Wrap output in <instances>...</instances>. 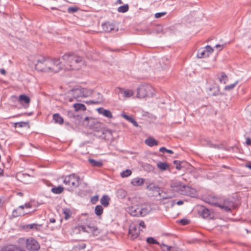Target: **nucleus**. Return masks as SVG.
<instances>
[{
	"label": "nucleus",
	"instance_id": "a878e982",
	"mask_svg": "<svg viewBox=\"0 0 251 251\" xmlns=\"http://www.w3.org/2000/svg\"><path fill=\"white\" fill-rule=\"evenodd\" d=\"M147 189H149V190L156 192L158 193L159 195H160V189L157 185H155L153 184H151L150 185L147 186Z\"/></svg>",
	"mask_w": 251,
	"mask_h": 251
},
{
	"label": "nucleus",
	"instance_id": "4468645a",
	"mask_svg": "<svg viewBox=\"0 0 251 251\" xmlns=\"http://www.w3.org/2000/svg\"><path fill=\"white\" fill-rule=\"evenodd\" d=\"M145 143L147 145L151 147L157 146L158 144V141L152 137L146 139L145 141Z\"/></svg>",
	"mask_w": 251,
	"mask_h": 251
},
{
	"label": "nucleus",
	"instance_id": "ea45409f",
	"mask_svg": "<svg viewBox=\"0 0 251 251\" xmlns=\"http://www.w3.org/2000/svg\"><path fill=\"white\" fill-rule=\"evenodd\" d=\"M238 82V81H236L235 83H234L233 84L226 85L224 89L226 91H230V90H232L236 86V85L237 84Z\"/></svg>",
	"mask_w": 251,
	"mask_h": 251
},
{
	"label": "nucleus",
	"instance_id": "b1692460",
	"mask_svg": "<svg viewBox=\"0 0 251 251\" xmlns=\"http://www.w3.org/2000/svg\"><path fill=\"white\" fill-rule=\"evenodd\" d=\"M122 116L126 120L132 123L135 127L138 126L137 122L131 116H128L126 114H123Z\"/></svg>",
	"mask_w": 251,
	"mask_h": 251
},
{
	"label": "nucleus",
	"instance_id": "09e8293b",
	"mask_svg": "<svg viewBox=\"0 0 251 251\" xmlns=\"http://www.w3.org/2000/svg\"><path fill=\"white\" fill-rule=\"evenodd\" d=\"M182 225H186L189 223V221L186 219H181L179 222Z\"/></svg>",
	"mask_w": 251,
	"mask_h": 251
},
{
	"label": "nucleus",
	"instance_id": "7c9ffc66",
	"mask_svg": "<svg viewBox=\"0 0 251 251\" xmlns=\"http://www.w3.org/2000/svg\"><path fill=\"white\" fill-rule=\"evenodd\" d=\"M63 190L64 188L63 187L59 186L58 187L52 188L51 192L54 194H59L63 191Z\"/></svg>",
	"mask_w": 251,
	"mask_h": 251
},
{
	"label": "nucleus",
	"instance_id": "13d9d810",
	"mask_svg": "<svg viewBox=\"0 0 251 251\" xmlns=\"http://www.w3.org/2000/svg\"><path fill=\"white\" fill-rule=\"evenodd\" d=\"M0 72L2 75H5L6 74V71L4 69H1L0 70Z\"/></svg>",
	"mask_w": 251,
	"mask_h": 251
},
{
	"label": "nucleus",
	"instance_id": "3c124183",
	"mask_svg": "<svg viewBox=\"0 0 251 251\" xmlns=\"http://www.w3.org/2000/svg\"><path fill=\"white\" fill-rule=\"evenodd\" d=\"M86 247V245L85 244H82L78 245L77 248L79 250H83L85 249Z\"/></svg>",
	"mask_w": 251,
	"mask_h": 251
},
{
	"label": "nucleus",
	"instance_id": "6e6552de",
	"mask_svg": "<svg viewBox=\"0 0 251 251\" xmlns=\"http://www.w3.org/2000/svg\"><path fill=\"white\" fill-rule=\"evenodd\" d=\"M26 248L30 251H37L40 248L39 243L34 238H29L26 239Z\"/></svg>",
	"mask_w": 251,
	"mask_h": 251
},
{
	"label": "nucleus",
	"instance_id": "e433bc0d",
	"mask_svg": "<svg viewBox=\"0 0 251 251\" xmlns=\"http://www.w3.org/2000/svg\"><path fill=\"white\" fill-rule=\"evenodd\" d=\"M28 126V122H20L14 123L15 127H22L24 126Z\"/></svg>",
	"mask_w": 251,
	"mask_h": 251
},
{
	"label": "nucleus",
	"instance_id": "ddd939ff",
	"mask_svg": "<svg viewBox=\"0 0 251 251\" xmlns=\"http://www.w3.org/2000/svg\"><path fill=\"white\" fill-rule=\"evenodd\" d=\"M1 251H25L16 246L10 245L3 248Z\"/></svg>",
	"mask_w": 251,
	"mask_h": 251
},
{
	"label": "nucleus",
	"instance_id": "58836bf2",
	"mask_svg": "<svg viewBox=\"0 0 251 251\" xmlns=\"http://www.w3.org/2000/svg\"><path fill=\"white\" fill-rule=\"evenodd\" d=\"M82 97H88L92 94V92L90 90H88L83 88Z\"/></svg>",
	"mask_w": 251,
	"mask_h": 251
},
{
	"label": "nucleus",
	"instance_id": "f3484780",
	"mask_svg": "<svg viewBox=\"0 0 251 251\" xmlns=\"http://www.w3.org/2000/svg\"><path fill=\"white\" fill-rule=\"evenodd\" d=\"M209 54L206 51V50L203 48H201L198 50L197 57L199 58L208 57Z\"/></svg>",
	"mask_w": 251,
	"mask_h": 251
},
{
	"label": "nucleus",
	"instance_id": "052dcab7",
	"mask_svg": "<svg viewBox=\"0 0 251 251\" xmlns=\"http://www.w3.org/2000/svg\"><path fill=\"white\" fill-rule=\"evenodd\" d=\"M223 47V46H222L220 44H217L215 46V48H220V50H221L222 49Z\"/></svg>",
	"mask_w": 251,
	"mask_h": 251
},
{
	"label": "nucleus",
	"instance_id": "bb28decb",
	"mask_svg": "<svg viewBox=\"0 0 251 251\" xmlns=\"http://www.w3.org/2000/svg\"><path fill=\"white\" fill-rule=\"evenodd\" d=\"M19 100L21 103L24 102L26 104H28L30 101V98L25 95H20L19 96Z\"/></svg>",
	"mask_w": 251,
	"mask_h": 251
},
{
	"label": "nucleus",
	"instance_id": "412c9836",
	"mask_svg": "<svg viewBox=\"0 0 251 251\" xmlns=\"http://www.w3.org/2000/svg\"><path fill=\"white\" fill-rule=\"evenodd\" d=\"M26 213L23 211V210L20 208V206L17 209L13 210L12 214L15 217L25 215Z\"/></svg>",
	"mask_w": 251,
	"mask_h": 251
},
{
	"label": "nucleus",
	"instance_id": "f8f14e48",
	"mask_svg": "<svg viewBox=\"0 0 251 251\" xmlns=\"http://www.w3.org/2000/svg\"><path fill=\"white\" fill-rule=\"evenodd\" d=\"M87 227L89 229L88 230L89 233H92L94 236H97L100 234V231L97 226L88 225L87 226Z\"/></svg>",
	"mask_w": 251,
	"mask_h": 251
},
{
	"label": "nucleus",
	"instance_id": "473e14b6",
	"mask_svg": "<svg viewBox=\"0 0 251 251\" xmlns=\"http://www.w3.org/2000/svg\"><path fill=\"white\" fill-rule=\"evenodd\" d=\"M120 92L124 95L126 97H130L133 96L134 93L132 90H126L125 91L122 90L121 89H119Z\"/></svg>",
	"mask_w": 251,
	"mask_h": 251
},
{
	"label": "nucleus",
	"instance_id": "69168bd1",
	"mask_svg": "<svg viewBox=\"0 0 251 251\" xmlns=\"http://www.w3.org/2000/svg\"><path fill=\"white\" fill-rule=\"evenodd\" d=\"M246 166L247 167L249 168V169H251V163H250V164H246Z\"/></svg>",
	"mask_w": 251,
	"mask_h": 251
},
{
	"label": "nucleus",
	"instance_id": "37998d69",
	"mask_svg": "<svg viewBox=\"0 0 251 251\" xmlns=\"http://www.w3.org/2000/svg\"><path fill=\"white\" fill-rule=\"evenodd\" d=\"M78 10L77 7H70L68 8V12L70 13H73L76 12Z\"/></svg>",
	"mask_w": 251,
	"mask_h": 251
},
{
	"label": "nucleus",
	"instance_id": "864d4df0",
	"mask_svg": "<svg viewBox=\"0 0 251 251\" xmlns=\"http://www.w3.org/2000/svg\"><path fill=\"white\" fill-rule=\"evenodd\" d=\"M139 225L143 228H145L146 225L145 222L143 221H141L139 224Z\"/></svg>",
	"mask_w": 251,
	"mask_h": 251
},
{
	"label": "nucleus",
	"instance_id": "49530a36",
	"mask_svg": "<svg viewBox=\"0 0 251 251\" xmlns=\"http://www.w3.org/2000/svg\"><path fill=\"white\" fill-rule=\"evenodd\" d=\"M174 163L176 164V168L178 170H180L182 169V166L179 162H178L177 160L174 161Z\"/></svg>",
	"mask_w": 251,
	"mask_h": 251
},
{
	"label": "nucleus",
	"instance_id": "774afa93",
	"mask_svg": "<svg viewBox=\"0 0 251 251\" xmlns=\"http://www.w3.org/2000/svg\"><path fill=\"white\" fill-rule=\"evenodd\" d=\"M117 3H118L119 4H122L123 3V1H122V0H117Z\"/></svg>",
	"mask_w": 251,
	"mask_h": 251
},
{
	"label": "nucleus",
	"instance_id": "bf43d9fd",
	"mask_svg": "<svg viewBox=\"0 0 251 251\" xmlns=\"http://www.w3.org/2000/svg\"><path fill=\"white\" fill-rule=\"evenodd\" d=\"M184 203V202L183 201H178L177 202H176V204L177 205H181L182 204H183Z\"/></svg>",
	"mask_w": 251,
	"mask_h": 251
},
{
	"label": "nucleus",
	"instance_id": "c03bdc74",
	"mask_svg": "<svg viewBox=\"0 0 251 251\" xmlns=\"http://www.w3.org/2000/svg\"><path fill=\"white\" fill-rule=\"evenodd\" d=\"M31 207V205L30 203H25L24 205H20V208L21 210H23L25 208H30Z\"/></svg>",
	"mask_w": 251,
	"mask_h": 251
},
{
	"label": "nucleus",
	"instance_id": "79ce46f5",
	"mask_svg": "<svg viewBox=\"0 0 251 251\" xmlns=\"http://www.w3.org/2000/svg\"><path fill=\"white\" fill-rule=\"evenodd\" d=\"M147 242L150 244H157L158 245H160V243H159L152 237H148L147 239Z\"/></svg>",
	"mask_w": 251,
	"mask_h": 251
},
{
	"label": "nucleus",
	"instance_id": "9d476101",
	"mask_svg": "<svg viewBox=\"0 0 251 251\" xmlns=\"http://www.w3.org/2000/svg\"><path fill=\"white\" fill-rule=\"evenodd\" d=\"M97 111L100 114L108 118H112L113 116L111 111L109 110L105 109L102 107H100L97 109Z\"/></svg>",
	"mask_w": 251,
	"mask_h": 251
},
{
	"label": "nucleus",
	"instance_id": "c756f323",
	"mask_svg": "<svg viewBox=\"0 0 251 251\" xmlns=\"http://www.w3.org/2000/svg\"><path fill=\"white\" fill-rule=\"evenodd\" d=\"M103 209L101 205H98L95 207V214L99 216L102 215L103 213Z\"/></svg>",
	"mask_w": 251,
	"mask_h": 251
},
{
	"label": "nucleus",
	"instance_id": "4be33fe9",
	"mask_svg": "<svg viewBox=\"0 0 251 251\" xmlns=\"http://www.w3.org/2000/svg\"><path fill=\"white\" fill-rule=\"evenodd\" d=\"M218 78L220 82L224 84H226L228 80L227 75L224 72H221L218 75Z\"/></svg>",
	"mask_w": 251,
	"mask_h": 251
},
{
	"label": "nucleus",
	"instance_id": "0eeeda50",
	"mask_svg": "<svg viewBox=\"0 0 251 251\" xmlns=\"http://www.w3.org/2000/svg\"><path fill=\"white\" fill-rule=\"evenodd\" d=\"M211 205H214L222 209H225L226 211H230L233 206V203L232 201L228 199L224 200L222 203L215 201L214 199L209 200L207 201Z\"/></svg>",
	"mask_w": 251,
	"mask_h": 251
},
{
	"label": "nucleus",
	"instance_id": "5fc2aeb1",
	"mask_svg": "<svg viewBox=\"0 0 251 251\" xmlns=\"http://www.w3.org/2000/svg\"><path fill=\"white\" fill-rule=\"evenodd\" d=\"M246 144L248 145H251V139L250 138H247L246 139Z\"/></svg>",
	"mask_w": 251,
	"mask_h": 251
},
{
	"label": "nucleus",
	"instance_id": "de8ad7c7",
	"mask_svg": "<svg viewBox=\"0 0 251 251\" xmlns=\"http://www.w3.org/2000/svg\"><path fill=\"white\" fill-rule=\"evenodd\" d=\"M166 14V12H159L155 14V17L156 18H159Z\"/></svg>",
	"mask_w": 251,
	"mask_h": 251
},
{
	"label": "nucleus",
	"instance_id": "f03ea898",
	"mask_svg": "<svg viewBox=\"0 0 251 251\" xmlns=\"http://www.w3.org/2000/svg\"><path fill=\"white\" fill-rule=\"evenodd\" d=\"M61 58L69 66V67L66 68L68 70H79L82 67L86 66L83 57L74 52L66 53Z\"/></svg>",
	"mask_w": 251,
	"mask_h": 251
},
{
	"label": "nucleus",
	"instance_id": "338daca9",
	"mask_svg": "<svg viewBox=\"0 0 251 251\" xmlns=\"http://www.w3.org/2000/svg\"><path fill=\"white\" fill-rule=\"evenodd\" d=\"M139 233L138 232H136L135 234L133 235V236H134L135 238H136L138 235H139Z\"/></svg>",
	"mask_w": 251,
	"mask_h": 251
},
{
	"label": "nucleus",
	"instance_id": "c9c22d12",
	"mask_svg": "<svg viewBox=\"0 0 251 251\" xmlns=\"http://www.w3.org/2000/svg\"><path fill=\"white\" fill-rule=\"evenodd\" d=\"M97 95L98 96V100L97 101L90 100L88 102H87V103L97 104V103H98L100 102L102 100V96L100 93H97Z\"/></svg>",
	"mask_w": 251,
	"mask_h": 251
},
{
	"label": "nucleus",
	"instance_id": "a18cd8bd",
	"mask_svg": "<svg viewBox=\"0 0 251 251\" xmlns=\"http://www.w3.org/2000/svg\"><path fill=\"white\" fill-rule=\"evenodd\" d=\"M203 49L206 50V51H207V53L209 54L210 53H211L213 51V49L209 45H207L205 48Z\"/></svg>",
	"mask_w": 251,
	"mask_h": 251
},
{
	"label": "nucleus",
	"instance_id": "7ed1b4c3",
	"mask_svg": "<svg viewBox=\"0 0 251 251\" xmlns=\"http://www.w3.org/2000/svg\"><path fill=\"white\" fill-rule=\"evenodd\" d=\"M171 187L174 191H177L182 195L193 194L196 192L194 189L187 185H182V182L180 181L172 182Z\"/></svg>",
	"mask_w": 251,
	"mask_h": 251
},
{
	"label": "nucleus",
	"instance_id": "20e7f679",
	"mask_svg": "<svg viewBox=\"0 0 251 251\" xmlns=\"http://www.w3.org/2000/svg\"><path fill=\"white\" fill-rule=\"evenodd\" d=\"M63 183L69 188H76L80 185V177L75 174H72L63 177Z\"/></svg>",
	"mask_w": 251,
	"mask_h": 251
},
{
	"label": "nucleus",
	"instance_id": "cd10ccee",
	"mask_svg": "<svg viewBox=\"0 0 251 251\" xmlns=\"http://www.w3.org/2000/svg\"><path fill=\"white\" fill-rule=\"evenodd\" d=\"M157 167L161 171H165L169 167L167 163L162 162H159L157 164Z\"/></svg>",
	"mask_w": 251,
	"mask_h": 251
},
{
	"label": "nucleus",
	"instance_id": "9b49d317",
	"mask_svg": "<svg viewBox=\"0 0 251 251\" xmlns=\"http://www.w3.org/2000/svg\"><path fill=\"white\" fill-rule=\"evenodd\" d=\"M83 88L79 87L75 88L72 90L73 95L74 98L77 99L80 97H82Z\"/></svg>",
	"mask_w": 251,
	"mask_h": 251
},
{
	"label": "nucleus",
	"instance_id": "2eb2a0df",
	"mask_svg": "<svg viewBox=\"0 0 251 251\" xmlns=\"http://www.w3.org/2000/svg\"><path fill=\"white\" fill-rule=\"evenodd\" d=\"M102 27L103 30L107 32H110L114 30V25L109 23L102 24Z\"/></svg>",
	"mask_w": 251,
	"mask_h": 251
},
{
	"label": "nucleus",
	"instance_id": "72a5a7b5",
	"mask_svg": "<svg viewBox=\"0 0 251 251\" xmlns=\"http://www.w3.org/2000/svg\"><path fill=\"white\" fill-rule=\"evenodd\" d=\"M63 213L65 216V219L66 220L68 219L71 217L72 214L71 210L68 208L63 209Z\"/></svg>",
	"mask_w": 251,
	"mask_h": 251
},
{
	"label": "nucleus",
	"instance_id": "a211bd4d",
	"mask_svg": "<svg viewBox=\"0 0 251 251\" xmlns=\"http://www.w3.org/2000/svg\"><path fill=\"white\" fill-rule=\"evenodd\" d=\"M110 200V198L107 195H103L100 200V203L104 207H107L109 204V201Z\"/></svg>",
	"mask_w": 251,
	"mask_h": 251
},
{
	"label": "nucleus",
	"instance_id": "1a4fd4ad",
	"mask_svg": "<svg viewBox=\"0 0 251 251\" xmlns=\"http://www.w3.org/2000/svg\"><path fill=\"white\" fill-rule=\"evenodd\" d=\"M200 215L203 218H208L211 217V212L208 209L204 207H201L199 211Z\"/></svg>",
	"mask_w": 251,
	"mask_h": 251
},
{
	"label": "nucleus",
	"instance_id": "8fccbe9b",
	"mask_svg": "<svg viewBox=\"0 0 251 251\" xmlns=\"http://www.w3.org/2000/svg\"><path fill=\"white\" fill-rule=\"evenodd\" d=\"M98 200H99L98 196H95L92 197V198H91V202H92V203L94 204L97 201H98Z\"/></svg>",
	"mask_w": 251,
	"mask_h": 251
},
{
	"label": "nucleus",
	"instance_id": "603ef678",
	"mask_svg": "<svg viewBox=\"0 0 251 251\" xmlns=\"http://www.w3.org/2000/svg\"><path fill=\"white\" fill-rule=\"evenodd\" d=\"M80 228L81 229V230L85 232L89 233V231L87 230H86V227L84 226H80Z\"/></svg>",
	"mask_w": 251,
	"mask_h": 251
},
{
	"label": "nucleus",
	"instance_id": "393cba45",
	"mask_svg": "<svg viewBox=\"0 0 251 251\" xmlns=\"http://www.w3.org/2000/svg\"><path fill=\"white\" fill-rule=\"evenodd\" d=\"M74 107L76 111L79 110L84 111L86 110V106L82 103H75L74 104Z\"/></svg>",
	"mask_w": 251,
	"mask_h": 251
},
{
	"label": "nucleus",
	"instance_id": "4c0bfd02",
	"mask_svg": "<svg viewBox=\"0 0 251 251\" xmlns=\"http://www.w3.org/2000/svg\"><path fill=\"white\" fill-rule=\"evenodd\" d=\"M131 171L129 169H126V170L123 171L121 173V176L122 177H126L130 176L131 175Z\"/></svg>",
	"mask_w": 251,
	"mask_h": 251
},
{
	"label": "nucleus",
	"instance_id": "680f3d73",
	"mask_svg": "<svg viewBox=\"0 0 251 251\" xmlns=\"http://www.w3.org/2000/svg\"><path fill=\"white\" fill-rule=\"evenodd\" d=\"M221 146L218 145H212V147L215 148L221 149Z\"/></svg>",
	"mask_w": 251,
	"mask_h": 251
},
{
	"label": "nucleus",
	"instance_id": "f704fd0d",
	"mask_svg": "<svg viewBox=\"0 0 251 251\" xmlns=\"http://www.w3.org/2000/svg\"><path fill=\"white\" fill-rule=\"evenodd\" d=\"M162 251H171L172 249L173 248L171 246H167L164 244H160L158 245Z\"/></svg>",
	"mask_w": 251,
	"mask_h": 251
},
{
	"label": "nucleus",
	"instance_id": "c85d7f7f",
	"mask_svg": "<svg viewBox=\"0 0 251 251\" xmlns=\"http://www.w3.org/2000/svg\"><path fill=\"white\" fill-rule=\"evenodd\" d=\"M40 225H38L36 224H31L26 225L25 226V229H33L36 231L39 230V227Z\"/></svg>",
	"mask_w": 251,
	"mask_h": 251
},
{
	"label": "nucleus",
	"instance_id": "0e129e2a",
	"mask_svg": "<svg viewBox=\"0 0 251 251\" xmlns=\"http://www.w3.org/2000/svg\"><path fill=\"white\" fill-rule=\"evenodd\" d=\"M168 153H169L170 154H173L174 153L173 151L167 149L166 151Z\"/></svg>",
	"mask_w": 251,
	"mask_h": 251
},
{
	"label": "nucleus",
	"instance_id": "39448f33",
	"mask_svg": "<svg viewBox=\"0 0 251 251\" xmlns=\"http://www.w3.org/2000/svg\"><path fill=\"white\" fill-rule=\"evenodd\" d=\"M154 89L149 84L140 85L137 89V96L139 98H144L146 97H152L153 95Z\"/></svg>",
	"mask_w": 251,
	"mask_h": 251
},
{
	"label": "nucleus",
	"instance_id": "e2e57ef3",
	"mask_svg": "<svg viewBox=\"0 0 251 251\" xmlns=\"http://www.w3.org/2000/svg\"><path fill=\"white\" fill-rule=\"evenodd\" d=\"M50 222L51 223H54L55 222V219L54 218H50Z\"/></svg>",
	"mask_w": 251,
	"mask_h": 251
},
{
	"label": "nucleus",
	"instance_id": "dca6fc26",
	"mask_svg": "<svg viewBox=\"0 0 251 251\" xmlns=\"http://www.w3.org/2000/svg\"><path fill=\"white\" fill-rule=\"evenodd\" d=\"M144 182V179L142 178L136 177L132 179L131 181V184L134 186H141Z\"/></svg>",
	"mask_w": 251,
	"mask_h": 251
},
{
	"label": "nucleus",
	"instance_id": "a19ab883",
	"mask_svg": "<svg viewBox=\"0 0 251 251\" xmlns=\"http://www.w3.org/2000/svg\"><path fill=\"white\" fill-rule=\"evenodd\" d=\"M117 194L119 198H123L126 196V193L125 190L123 189H120L117 191Z\"/></svg>",
	"mask_w": 251,
	"mask_h": 251
},
{
	"label": "nucleus",
	"instance_id": "f257e3e1",
	"mask_svg": "<svg viewBox=\"0 0 251 251\" xmlns=\"http://www.w3.org/2000/svg\"><path fill=\"white\" fill-rule=\"evenodd\" d=\"M35 68L38 71L58 73L62 67L59 59L42 57L37 60Z\"/></svg>",
	"mask_w": 251,
	"mask_h": 251
},
{
	"label": "nucleus",
	"instance_id": "6ab92c4d",
	"mask_svg": "<svg viewBox=\"0 0 251 251\" xmlns=\"http://www.w3.org/2000/svg\"><path fill=\"white\" fill-rule=\"evenodd\" d=\"M53 120L54 122L56 124L62 125L63 124L64 120L63 118L58 113H55L53 115Z\"/></svg>",
	"mask_w": 251,
	"mask_h": 251
},
{
	"label": "nucleus",
	"instance_id": "5701e85b",
	"mask_svg": "<svg viewBox=\"0 0 251 251\" xmlns=\"http://www.w3.org/2000/svg\"><path fill=\"white\" fill-rule=\"evenodd\" d=\"M88 162L94 167H100L103 165V163L100 161H97L93 159H89Z\"/></svg>",
	"mask_w": 251,
	"mask_h": 251
},
{
	"label": "nucleus",
	"instance_id": "6e6d98bb",
	"mask_svg": "<svg viewBox=\"0 0 251 251\" xmlns=\"http://www.w3.org/2000/svg\"><path fill=\"white\" fill-rule=\"evenodd\" d=\"M167 149L165 147H161L159 149V151L160 152H164V151H166Z\"/></svg>",
	"mask_w": 251,
	"mask_h": 251
},
{
	"label": "nucleus",
	"instance_id": "4d7b16f0",
	"mask_svg": "<svg viewBox=\"0 0 251 251\" xmlns=\"http://www.w3.org/2000/svg\"><path fill=\"white\" fill-rule=\"evenodd\" d=\"M171 251H181L178 248L176 247H173Z\"/></svg>",
	"mask_w": 251,
	"mask_h": 251
},
{
	"label": "nucleus",
	"instance_id": "aec40b11",
	"mask_svg": "<svg viewBox=\"0 0 251 251\" xmlns=\"http://www.w3.org/2000/svg\"><path fill=\"white\" fill-rule=\"evenodd\" d=\"M209 91L211 92L209 95L213 96H218L220 93V88L218 86H214L209 88Z\"/></svg>",
	"mask_w": 251,
	"mask_h": 251
},
{
	"label": "nucleus",
	"instance_id": "2f4dec72",
	"mask_svg": "<svg viewBox=\"0 0 251 251\" xmlns=\"http://www.w3.org/2000/svg\"><path fill=\"white\" fill-rule=\"evenodd\" d=\"M129 6L128 4H124L118 7V11L120 13H125L128 11Z\"/></svg>",
	"mask_w": 251,
	"mask_h": 251
},
{
	"label": "nucleus",
	"instance_id": "423d86ee",
	"mask_svg": "<svg viewBox=\"0 0 251 251\" xmlns=\"http://www.w3.org/2000/svg\"><path fill=\"white\" fill-rule=\"evenodd\" d=\"M129 212L133 216L144 217L149 212V210L141 205H133L129 208Z\"/></svg>",
	"mask_w": 251,
	"mask_h": 251
}]
</instances>
